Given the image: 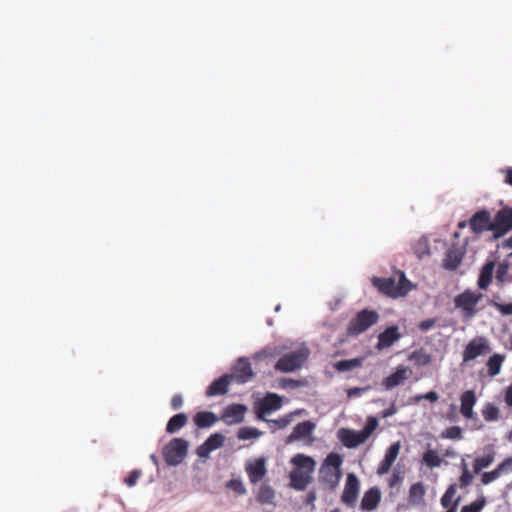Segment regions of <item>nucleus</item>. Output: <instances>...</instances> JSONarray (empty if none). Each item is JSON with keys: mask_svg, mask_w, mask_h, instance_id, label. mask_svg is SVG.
Wrapping results in <instances>:
<instances>
[{"mask_svg": "<svg viewBox=\"0 0 512 512\" xmlns=\"http://www.w3.org/2000/svg\"><path fill=\"white\" fill-rule=\"evenodd\" d=\"M489 351V346L486 338L476 337L472 339L464 348L463 351V362L467 363L478 356H481Z\"/></svg>", "mask_w": 512, "mask_h": 512, "instance_id": "11", "label": "nucleus"}, {"mask_svg": "<svg viewBox=\"0 0 512 512\" xmlns=\"http://www.w3.org/2000/svg\"><path fill=\"white\" fill-rule=\"evenodd\" d=\"M330 512H340L338 508L331 510Z\"/></svg>", "mask_w": 512, "mask_h": 512, "instance_id": "64", "label": "nucleus"}, {"mask_svg": "<svg viewBox=\"0 0 512 512\" xmlns=\"http://www.w3.org/2000/svg\"><path fill=\"white\" fill-rule=\"evenodd\" d=\"M379 320V315L374 310L363 309L349 322L347 334L349 336H358L375 325Z\"/></svg>", "mask_w": 512, "mask_h": 512, "instance_id": "4", "label": "nucleus"}, {"mask_svg": "<svg viewBox=\"0 0 512 512\" xmlns=\"http://www.w3.org/2000/svg\"><path fill=\"white\" fill-rule=\"evenodd\" d=\"M261 435V432L254 427H242L238 430L237 437L240 440H249L257 438Z\"/></svg>", "mask_w": 512, "mask_h": 512, "instance_id": "39", "label": "nucleus"}, {"mask_svg": "<svg viewBox=\"0 0 512 512\" xmlns=\"http://www.w3.org/2000/svg\"><path fill=\"white\" fill-rule=\"evenodd\" d=\"M443 438L458 440L462 438V429L459 426L448 427L441 435Z\"/></svg>", "mask_w": 512, "mask_h": 512, "instance_id": "44", "label": "nucleus"}, {"mask_svg": "<svg viewBox=\"0 0 512 512\" xmlns=\"http://www.w3.org/2000/svg\"><path fill=\"white\" fill-rule=\"evenodd\" d=\"M171 407L173 410H178L183 405V398L180 394H176L171 399Z\"/></svg>", "mask_w": 512, "mask_h": 512, "instance_id": "53", "label": "nucleus"}, {"mask_svg": "<svg viewBox=\"0 0 512 512\" xmlns=\"http://www.w3.org/2000/svg\"><path fill=\"white\" fill-rule=\"evenodd\" d=\"M400 336L398 327H389L379 334L376 348L379 350L389 348L400 338Z\"/></svg>", "mask_w": 512, "mask_h": 512, "instance_id": "20", "label": "nucleus"}, {"mask_svg": "<svg viewBox=\"0 0 512 512\" xmlns=\"http://www.w3.org/2000/svg\"><path fill=\"white\" fill-rule=\"evenodd\" d=\"M315 425L310 421H303L298 423L294 428L292 433L287 438V443H291L293 441L304 439L311 435L314 430Z\"/></svg>", "mask_w": 512, "mask_h": 512, "instance_id": "23", "label": "nucleus"}, {"mask_svg": "<svg viewBox=\"0 0 512 512\" xmlns=\"http://www.w3.org/2000/svg\"><path fill=\"white\" fill-rule=\"evenodd\" d=\"M224 441L225 438L221 433L211 434L203 444L198 446L196 453L200 458H207L212 451L222 447Z\"/></svg>", "mask_w": 512, "mask_h": 512, "instance_id": "13", "label": "nucleus"}, {"mask_svg": "<svg viewBox=\"0 0 512 512\" xmlns=\"http://www.w3.org/2000/svg\"><path fill=\"white\" fill-rule=\"evenodd\" d=\"M436 324V319L434 318H429V319H425L423 321H421L418 325L419 329L423 332H426L430 329H432Z\"/></svg>", "mask_w": 512, "mask_h": 512, "instance_id": "51", "label": "nucleus"}, {"mask_svg": "<svg viewBox=\"0 0 512 512\" xmlns=\"http://www.w3.org/2000/svg\"><path fill=\"white\" fill-rule=\"evenodd\" d=\"M188 422V417L185 413H178L172 416L167 425L166 432L169 434H173L183 428Z\"/></svg>", "mask_w": 512, "mask_h": 512, "instance_id": "30", "label": "nucleus"}, {"mask_svg": "<svg viewBox=\"0 0 512 512\" xmlns=\"http://www.w3.org/2000/svg\"><path fill=\"white\" fill-rule=\"evenodd\" d=\"M506 246L512 248V236L506 240Z\"/></svg>", "mask_w": 512, "mask_h": 512, "instance_id": "60", "label": "nucleus"}, {"mask_svg": "<svg viewBox=\"0 0 512 512\" xmlns=\"http://www.w3.org/2000/svg\"><path fill=\"white\" fill-rule=\"evenodd\" d=\"M362 363V358L345 359L336 362L334 368L339 372H345L361 367Z\"/></svg>", "mask_w": 512, "mask_h": 512, "instance_id": "34", "label": "nucleus"}, {"mask_svg": "<svg viewBox=\"0 0 512 512\" xmlns=\"http://www.w3.org/2000/svg\"><path fill=\"white\" fill-rule=\"evenodd\" d=\"M495 264L493 261H487L481 268L478 278V286L480 289H487L492 282Z\"/></svg>", "mask_w": 512, "mask_h": 512, "instance_id": "28", "label": "nucleus"}, {"mask_svg": "<svg viewBox=\"0 0 512 512\" xmlns=\"http://www.w3.org/2000/svg\"><path fill=\"white\" fill-rule=\"evenodd\" d=\"M226 486L239 495H244L247 492L241 479H231L227 482Z\"/></svg>", "mask_w": 512, "mask_h": 512, "instance_id": "43", "label": "nucleus"}, {"mask_svg": "<svg viewBox=\"0 0 512 512\" xmlns=\"http://www.w3.org/2000/svg\"><path fill=\"white\" fill-rule=\"evenodd\" d=\"M275 422L278 424V426L280 428H284L290 423V418H289V416H285V417L279 418Z\"/></svg>", "mask_w": 512, "mask_h": 512, "instance_id": "58", "label": "nucleus"}, {"mask_svg": "<svg viewBox=\"0 0 512 512\" xmlns=\"http://www.w3.org/2000/svg\"><path fill=\"white\" fill-rule=\"evenodd\" d=\"M494 470L498 472L499 476L512 471V457H507Z\"/></svg>", "mask_w": 512, "mask_h": 512, "instance_id": "45", "label": "nucleus"}, {"mask_svg": "<svg viewBox=\"0 0 512 512\" xmlns=\"http://www.w3.org/2000/svg\"><path fill=\"white\" fill-rule=\"evenodd\" d=\"M457 492V485L451 484L446 489L445 493L442 495L440 502L443 508L449 509L454 501L456 500L455 495Z\"/></svg>", "mask_w": 512, "mask_h": 512, "instance_id": "35", "label": "nucleus"}, {"mask_svg": "<svg viewBox=\"0 0 512 512\" xmlns=\"http://www.w3.org/2000/svg\"><path fill=\"white\" fill-rule=\"evenodd\" d=\"M422 399L429 400L430 402H436L439 399V395L435 391H430L426 394H419L414 396V401L417 403Z\"/></svg>", "mask_w": 512, "mask_h": 512, "instance_id": "50", "label": "nucleus"}, {"mask_svg": "<svg viewBox=\"0 0 512 512\" xmlns=\"http://www.w3.org/2000/svg\"><path fill=\"white\" fill-rule=\"evenodd\" d=\"M468 225L475 235L492 232V215L486 209L479 210L471 216Z\"/></svg>", "mask_w": 512, "mask_h": 512, "instance_id": "9", "label": "nucleus"}, {"mask_svg": "<svg viewBox=\"0 0 512 512\" xmlns=\"http://www.w3.org/2000/svg\"><path fill=\"white\" fill-rule=\"evenodd\" d=\"M282 406V399L275 393L267 394L260 402L259 409L261 413H270L280 409Z\"/></svg>", "mask_w": 512, "mask_h": 512, "instance_id": "25", "label": "nucleus"}, {"mask_svg": "<svg viewBox=\"0 0 512 512\" xmlns=\"http://www.w3.org/2000/svg\"><path fill=\"white\" fill-rule=\"evenodd\" d=\"M494 461V453L490 452L482 457H478L474 460L473 469L475 473H479L484 468L489 467Z\"/></svg>", "mask_w": 512, "mask_h": 512, "instance_id": "36", "label": "nucleus"}, {"mask_svg": "<svg viewBox=\"0 0 512 512\" xmlns=\"http://www.w3.org/2000/svg\"><path fill=\"white\" fill-rule=\"evenodd\" d=\"M477 402L474 390H467L460 396V413L466 419H473L475 413L473 408Z\"/></svg>", "mask_w": 512, "mask_h": 512, "instance_id": "17", "label": "nucleus"}, {"mask_svg": "<svg viewBox=\"0 0 512 512\" xmlns=\"http://www.w3.org/2000/svg\"><path fill=\"white\" fill-rule=\"evenodd\" d=\"M295 468L290 472V487L297 491H304L312 482V473L315 469V461L312 457L297 454L291 459Z\"/></svg>", "mask_w": 512, "mask_h": 512, "instance_id": "1", "label": "nucleus"}, {"mask_svg": "<svg viewBox=\"0 0 512 512\" xmlns=\"http://www.w3.org/2000/svg\"><path fill=\"white\" fill-rule=\"evenodd\" d=\"M482 297L483 295L481 293L465 290L463 293L455 297L454 304L456 308L462 311L463 318L471 319L476 315V306Z\"/></svg>", "mask_w": 512, "mask_h": 512, "instance_id": "6", "label": "nucleus"}, {"mask_svg": "<svg viewBox=\"0 0 512 512\" xmlns=\"http://www.w3.org/2000/svg\"><path fill=\"white\" fill-rule=\"evenodd\" d=\"M366 390H367V388H359V387L350 388L347 391V395H348V397L359 396L362 394V392H364Z\"/></svg>", "mask_w": 512, "mask_h": 512, "instance_id": "57", "label": "nucleus"}, {"mask_svg": "<svg viewBox=\"0 0 512 512\" xmlns=\"http://www.w3.org/2000/svg\"><path fill=\"white\" fill-rule=\"evenodd\" d=\"M232 375L239 383L247 382L253 376L250 362L247 359L240 358Z\"/></svg>", "mask_w": 512, "mask_h": 512, "instance_id": "22", "label": "nucleus"}, {"mask_svg": "<svg viewBox=\"0 0 512 512\" xmlns=\"http://www.w3.org/2000/svg\"><path fill=\"white\" fill-rule=\"evenodd\" d=\"M245 471L248 475L250 483L257 484L267 474L266 459L264 457H260L254 461L246 463Z\"/></svg>", "mask_w": 512, "mask_h": 512, "instance_id": "12", "label": "nucleus"}, {"mask_svg": "<svg viewBox=\"0 0 512 512\" xmlns=\"http://www.w3.org/2000/svg\"><path fill=\"white\" fill-rule=\"evenodd\" d=\"M381 500V492L378 487H372L367 490L361 500V509L364 511L374 510Z\"/></svg>", "mask_w": 512, "mask_h": 512, "instance_id": "19", "label": "nucleus"}, {"mask_svg": "<svg viewBox=\"0 0 512 512\" xmlns=\"http://www.w3.org/2000/svg\"><path fill=\"white\" fill-rule=\"evenodd\" d=\"M341 478L340 470H333L329 467H323L320 470V481L325 484L328 489L333 490L337 487Z\"/></svg>", "mask_w": 512, "mask_h": 512, "instance_id": "24", "label": "nucleus"}, {"mask_svg": "<svg viewBox=\"0 0 512 512\" xmlns=\"http://www.w3.org/2000/svg\"><path fill=\"white\" fill-rule=\"evenodd\" d=\"M188 441L183 438H173L164 448L163 456L168 465L176 466L186 457Z\"/></svg>", "mask_w": 512, "mask_h": 512, "instance_id": "7", "label": "nucleus"}, {"mask_svg": "<svg viewBox=\"0 0 512 512\" xmlns=\"http://www.w3.org/2000/svg\"><path fill=\"white\" fill-rule=\"evenodd\" d=\"M410 358L419 366H425L431 362L430 355L425 353L423 350L414 351Z\"/></svg>", "mask_w": 512, "mask_h": 512, "instance_id": "41", "label": "nucleus"}, {"mask_svg": "<svg viewBox=\"0 0 512 512\" xmlns=\"http://www.w3.org/2000/svg\"><path fill=\"white\" fill-rule=\"evenodd\" d=\"M411 373L412 371L408 367L400 365L396 368L394 373L382 381V385L386 390H391L394 387L404 383V381L408 379Z\"/></svg>", "mask_w": 512, "mask_h": 512, "instance_id": "15", "label": "nucleus"}, {"mask_svg": "<svg viewBox=\"0 0 512 512\" xmlns=\"http://www.w3.org/2000/svg\"><path fill=\"white\" fill-rule=\"evenodd\" d=\"M481 414L486 422H495L500 418V409L495 404L487 402L483 405Z\"/></svg>", "mask_w": 512, "mask_h": 512, "instance_id": "31", "label": "nucleus"}, {"mask_svg": "<svg viewBox=\"0 0 512 512\" xmlns=\"http://www.w3.org/2000/svg\"><path fill=\"white\" fill-rule=\"evenodd\" d=\"M465 226H466V222H464V221L463 222H459V224H458L459 228H464Z\"/></svg>", "mask_w": 512, "mask_h": 512, "instance_id": "62", "label": "nucleus"}, {"mask_svg": "<svg viewBox=\"0 0 512 512\" xmlns=\"http://www.w3.org/2000/svg\"><path fill=\"white\" fill-rule=\"evenodd\" d=\"M500 476L498 475V472L495 471V470H492V471H489V472H484L481 476V483L483 485H488L490 484L491 482L495 481L496 479H498Z\"/></svg>", "mask_w": 512, "mask_h": 512, "instance_id": "48", "label": "nucleus"}, {"mask_svg": "<svg viewBox=\"0 0 512 512\" xmlns=\"http://www.w3.org/2000/svg\"><path fill=\"white\" fill-rule=\"evenodd\" d=\"M463 259V252L458 248L449 249L443 260V267L447 270H455L461 264Z\"/></svg>", "mask_w": 512, "mask_h": 512, "instance_id": "26", "label": "nucleus"}, {"mask_svg": "<svg viewBox=\"0 0 512 512\" xmlns=\"http://www.w3.org/2000/svg\"><path fill=\"white\" fill-rule=\"evenodd\" d=\"M426 489L422 482L414 483L409 488L408 502L411 506L425 505Z\"/></svg>", "mask_w": 512, "mask_h": 512, "instance_id": "21", "label": "nucleus"}, {"mask_svg": "<svg viewBox=\"0 0 512 512\" xmlns=\"http://www.w3.org/2000/svg\"><path fill=\"white\" fill-rule=\"evenodd\" d=\"M502 173L505 174L504 182L507 185L512 186V167H508L502 170Z\"/></svg>", "mask_w": 512, "mask_h": 512, "instance_id": "56", "label": "nucleus"}, {"mask_svg": "<svg viewBox=\"0 0 512 512\" xmlns=\"http://www.w3.org/2000/svg\"><path fill=\"white\" fill-rule=\"evenodd\" d=\"M512 230V208L500 209L492 218V234L498 239Z\"/></svg>", "mask_w": 512, "mask_h": 512, "instance_id": "8", "label": "nucleus"}, {"mask_svg": "<svg viewBox=\"0 0 512 512\" xmlns=\"http://www.w3.org/2000/svg\"><path fill=\"white\" fill-rule=\"evenodd\" d=\"M372 284L379 292L392 298L405 296L412 288L410 281L402 271H397L391 277H373Z\"/></svg>", "mask_w": 512, "mask_h": 512, "instance_id": "2", "label": "nucleus"}, {"mask_svg": "<svg viewBox=\"0 0 512 512\" xmlns=\"http://www.w3.org/2000/svg\"><path fill=\"white\" fill-rule=\"evenodd\" d=\"M492 306L499 311L502 315L509 316L512 315V303H499V302H492Z\"/></svg>", "mask_w": 512, "mask_h": 512, "instance_id": "46", "label": "nucleus"}, {"mask_svg": "<svg viewBox=\"0 0 512 512\" xmlns=\"http://www.w3.org/2000/svg\"><path fill=\"white\" fill-rule=\"evenodd\" d=\"M309 356L307 348H301L283 355L275 364V369L283 373L294 372L300 369Z\"/></svg>", "mask_w": 512, "mask_h": 512, "instance_id": "5", "label": "nucleus"}, {"mask_svg": "<svg viewBox=\"0 0 512 512\" xmlns=\"http://www.w3.org/2000/svg\"><path fill=\"white\" fill-rule=\"evenodd\" d=\"M505 360V355L494 354L487 361L488 374L494 377L500 373L502 363Z\"/></svg>", "mask_w": 512, "mask_h": 512, "instance_id": "33", "label": "nucleus"}, {"mask_svg": "<svg viewBox=\"0 0 512 512\" xmlns=\"http://www.w3.org/2000/svg\"><path fill=\"white\" fill-rule=\"evenodd\" d=\"M140 476H141L140 470H137V469L132 470L129 473L128 477H126L124 479V482L128 487H133L137 483Z\"/></svg>", "mask_w": 512, "mask_h": 512, "instance_id": "47", "label": "nucleus"}, {"mask_svg": "<svg viewBox=\"0 0 512 512\" xmlns=\"http://www.w3.org/2000/svg\"><path fill=\"white\" fill-rule=\"evenodd\" d=\"M316 499H317L316 491L311 490L308 492V494L306 496L305 504L310 505L312 508H314V502L316 501Z\"/></svg>", "mask_w": 512, "mask_h": 512, "instance_id": "55", "label": "nucleus"}, {"mask_svg": "<svg viewBox=\"0 0 512 512\" xmlns=\"http://www.w3.org/2000/svg\"><path fill=\"white\" fill-rule=\"evenodd\" d=\"M245 412L243 404H231L224 409L221 419L228 425L237 424L243 421Z\"/></svg>", "mask_w": 512, "mask_h": 512, "instance_id": "14", "label": "nucleus"}, {"mask_svg": "<svg viewBox=\"0 0 512 512\" xmlns=\"http://www.w3.org/2000/svg\"><path fill=\"white\" fill-rule=\"evenodd\" d=\"M378 426L377 418L370 416L367 418L364 428L356 431L349 428H341L337 432L340 442L349 449L356 448L357 446L365 443Z\"/></svg>", "mask_w": 512, "mask_h": 512, "instance_id": "3", "label": "nucleus"}, {"mask_svg": "<svg viewBox=\"0 0 512 512\" xmlns=\"http://www.w3.org/2000/svg\"><path fill=\"white\" fill-rule=\"evenodd\" d=\"M507 438H508V440H509L510 442H512V431L508 434V437H507Z\"/></svg>", "mask_w": 512, "mask_h": 512, "instance_id": "63", "label": "nucleus"}, {"mask_svg": "<svg viewBox=\"0 0 512 512\" xmlns=\"http://www.w3.org/2000/svg\"><path fill=\"white\" fill-rule=\"evenodd\" d=\"M461 469H462V473L459 478V486H460V488H466L469 485H471V483L473 481V475L469 471L468 465L465 462V460H462Z\"/></svg>", "mask_w": 512, "mask_h": 512, "instance_id": "38", "label": "nucleus"}, {"mask_svg": "<svg viewBox=\"0 0 512 512\" xmlns=\"http://www.w3.org/2000/svg\"><path fill=\"white\" fill-rule=\"evenodd\" d=\"M218 420L217 415L210 411L198 412L193 418L194 424L201 429L213 426Z\"/></svg>", "mask_w": 512, "mask_h": 512, "instance_id": "27", "label": "nucleus"}, {"mask_svg": "<svg viewBox=\"0 0 512 512\" xmlns=\"http://www.w3.org/2000/svg\"><path fill=\"white\" fill-rule=\"evenodd\" d=\"M423 461L430 468L439 467L442 464V459L440 458V456L437 454L436 451L431 449L427 450L423 454Z\"/></svg>", "mask_w": 512, "mask_h": 512, "instance_id": "37", "label": "nucleus"}, {"mask_svg": "<svg viewBox=\"0 0 512 512\" xmlns=\"http://www.w3.org/2000/svg\"><path fill=\"white\" fill-rule=\"evenodd\" d=\"M342 458L339 454L330 453L325 459V465L333 470H340Z\"/></svg>", "mask_w": 512, "mask_h": 512, "instance_id": "42", "label": "nucleus"}, {"mask_svg": "<svg viewBox=\"0 0 512 512\" xmlns=\"http://www.w3.org/2000/svg\"><path fill=\"white\" fill-rule=\"evenodd\" d=\"M234 379L233 375L225 374L214 380L207 388L205 394L207 397L224 395L228 392L229 385Z\"/></svg>", "mask_w": 512, "mask_h": 512, "instance_id": "16", "label": "nucleus"}, {"mask_svg": "<svg viewBox=\"0 0 512 512\" xmlns=\"http://www.w3.org/2000/svg\"><path fill=\"white\" fill-rule=\"evenodd\" d=\"M403 480V477L399 472H394L388 480V485L390 488H393L399 485Z\"/></svg>", "mask_w": 512, "mask_h": 512, "instance_id": "52", "label": "nucleus"}, {"mask_svg": "<svg viewBox=\"0 0 512 512\" xmlns=\"http://www.w3.org/2000/svg\"><path fill=\"white\" fill-rule=\"evenodd\" d=\"M504 401L508 407L512 408V383L505 390Z\"/></svg>", "mask_w": 512, "mask_h": 512, "instance_id": "54", "label": "nucleus"}, {"mask_svg": "<svg viewBox=\"0 0 512 512\" xmlns=\"http://www.w3.org/2000/svg\"><path fill=\"white\" fill-rule=\"evenodd\" d=\"M486 505V498L484 496L479 497L469 505H465L461 508V512H481Z\"/></svg>", "mask_w": 512, "mask_h": 512, "instance_id": "40", "label": "nucleus"}, {"mask_svg": "<svg viewBox=\"0 0 512 512\" xmlns=\"http://www.w3.org/2000/svg\"><path fill=\"white\" fill-rule=\"evenodd\" d=\"M509 266L507 263H500L496 271V278L499 282H504L508 274Z\"/></svg>", "mask_w": 512, "mask_h": 512, "instance_id": "49", "label": "nucleus"}, {"mask_svg": "<svg viewBox=\"0 0 512 512\" xmlns=\"http://www.w3.org/2000/svg\"><path fill=\"white\" fill-rule=\"evenodd\" d=\"M359 490L360 482L357 476L353 473H349L341 496L342 503L348 507H354L359 495Z\"/></svg>", "mask_w": 512, "mask_h": 512, "instance_id": "10", "label": "nucleus"}, {"mask_svg": "<svg viewBox=\"0 0 512 512\" xmlns=\"http://www.w3.org/2000/svg\"><path fill=\"white\" fill-rule=\"evenodd\" d=\"M400 448L401 445L399 441L390 445V447L387 449L385 453L383 460L380 462L378 466L377 473L379 475H384L389 472L391 466L393 465L399 454Z\"/></svg>", "mask_w": 512, "mask_h": 512, "instance_id": "18", "label": "nucleus"}, {"mask_svg": "<svg viewBox=\"0 0 512 512\" xmlns=\"http://www.w3.org/2000/svg\"><path fill=\"white\" fill-rule=\"evenodd\" d=\"M413 253L418 259L430 255V245L426 237H420L412 246Z\"/></svg>", "mask_w": 512, "mask_h": 512, "instance_id": "32", "label": "nucleus"}, {"mask_svg": "<svg viewBox=\"0 0 512 512\" xmlns=\"http://www.w3.org/2000/svg\"><path fill=\"white\" fill-rule=\"evenodd\" d=\"M275 490L268 484H262L256 495L258 503L262 505H275Z\"/></svg>", "mask_w": 512, "mask_h": 512, "instance_id": "29", "label": "nucleus"}, {"mask_svg": "<svg viewBox=\"0 0 512 512\" xmlns=\"http://www.w3.org/2000/svg\"><path fill=\"white\" fill-rule=\"evenodd\" d=\"M289 383H290L291 387H297L298 386V382L295 381V380L291 379V380H289Z\"/></svg>", "mask_w": 512, "mask_h": 512, "instance_id": "61", "label": "nucleus"}, {"mask_svg": "<svg viewBox=\"0 0 512 512\" xmlns=\"http://www.w3.org/2000/svg\"><path fill=\"white\" fill-rule=\"evenodd\" d=\"M460 500H461V498L457 497L456 500L454 501V503L452 504V506L449 509H447L446 512H456L457 506L460 503Z\"/></svg>", "mask_w": 512, "mask_h": 512, "instance_id": "59", "label": "nucleus"}]
</instances>
